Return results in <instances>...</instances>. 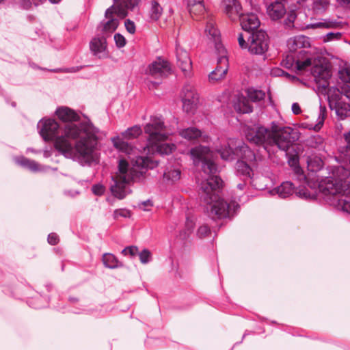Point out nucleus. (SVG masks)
I'll return each instance as SVG.
<instances>
[{"mask_svg":"<svg viewBox=\"0 0 350 350\" xmlns=\"http://www.w3.org/2000/svg\"><path fill=\"white\" fill-rule=\"evenodd\" d=\"M38 129L44 141L55 140V148L66 158L82 165L98 161L97 146L101 132L90 119L79 124H65L62 128L53 119H42Z\"/></svg>","mask_w":350,"mask_h":350,"instance_id":"f257e3e1","label":"nucleus"},{"mask_svg":"<svg viewBox=\"0 0 350 350\" xmlns=\"http://www.w3.org/2000/svg\"><path fill=\"white\" fill-rule=\"evenodd\" d=\"M189 153L195 165L202 163V170L205 175L204 180L200 183V198L205 205L208 216L212 219L233 217L239 205L234 201L228 203L219 197L223 181L217 175V167L212 160L213 153L209 148L205 146H196L190 150Z\"/></svg>","mask_w":350,"mask_h":350,"instance_id":"f03ea898","label":"nucleus"},{"mask_svg":"<svg viewBox=\"0 0 350 350\" xmlns=\"http://www.w3.org/2000/svg\"><path fill=\"white\" fill-rule=\"evenodd\" d=\"M299 137V133L294 129L282 126L274 121L271 122L270 129L259 126L246 133L248 141L262 146L269 155L274 148L287 151Z\"/></svg>","mask_w":350,"mask_h":350,"instance_id":"7ed1b4c3","label":"nucleus"},{"mask_svg":"<svg viewBox=\"0 0 350 350\" xmlns=\"http://www.w3.org/2000/svg\"><path fill=\"white\" fill-rule=\"evenodd\" d=\"M158 164L159 161L154 159L137 156L133 159V166L130 168L126 160L120 159L118 172L111 179L110 190L112 194L118 199L124 198L131 192L129 188L131 182L139 179L148 169H154Z\"/></svg>","mask_w":350,"mask_h":350,"instance_id":"20e7f679","label":"nucleus"},{"mask_svg":"<svg viewBox=\"0 0 350 350\" xmlns=\"http://www.w3.org/2000/svg\"><path fill=\"white\" fill-rule=\"evenodd\" d=\"M312 74L315 81L319 84V88H321L327 94L329 101L337 102L340 100L342 94L350 99V68H344L339 71L340 78L344 83L341 87V92L337 88H329L328 80L332 75L330 70L327 68L316 66L312 68Z\"/></svg>","mask_w":350,"mask_h":350,"instance_id":"39448f33","label":"nucleus"},{"mask_svg":"<svg viewBox=\"0 0 350 350\" xmlns=\"http://www.w3.org/2000/svg\"><path fill=\"white\" fill-rule=\"evenodd\" d=\"M144 131L148 135L147 148L149 152L169 154L175 149L174 144L165 142L169 133L161 117H151L150 122L144 127Z\"/></svg>","mask_w":350,"mask_h":350,"instance_id":"423d86ee","label":"nucleus"},{"mask_svg":"<svg viewBox=\"0 0 350 350\" xmlns=\"http://www.w3.org/2000/svg\"><path fill=\"white\" fill-rule=\"evenodd\" d=\"M115 2L119 3V1ZM132 3L133 1H120V3H116L107 9L105 16L108 20L101 23L98 27L103 36L106 37L116 31L119 25V21L116 16L121 18L126 17L128 14V9H132L136 5L135 3Z\"/></svg>","mask_w":350,"mask_h":350,"instance_id":"0eeeda50","label":"nucleus"},{"mask_svg":"<svg viewBox=\"0 0 350 350\" xmlns=\"http://www.w3.org/2000/svg\"><path fill=\"white\" fill-rule=\"evenodd\" d=\"M217 151L219 153L221 158L225 161L234 159L235 155L240 159L250 161V163L255 162L256 160L254 151L243 142L230 140L227 145L221 146Z\"/></svg>","mask_w":350,"mask_h":350,"instance_id":"6e6552de","label":"nucleus"},{"mask_svg":"<svg viewBox=\"0 0 350 350\" xmlns=\"http://www.w3.org/2000/svg\"><path fill=\"white\" fill-rule=\"evenodd\" d=\"M245 14L240 18L241 25L244 31H253L260 26V21L256 13L260 12V8L258 1H243Z\"/></svg>","mask_w":350,"mask_h":350,"instance_id":"1a4fd4ad","label":"nucleus"},{"mask_svg":"<svg viewBox=\"0 0 350 350\" xmlns=\"http://www.w3.org/2000/svg\"><path fill=\"white\" fill-rule=\"evenodd\" d=\"M142 133V129L139 126H134L129 128L124 132L122 133L123 138L120 136H116L111 138V142L113 146L120 152L130 155L133 152L132 146L125 139H131L137 137Z\"/></svg>","mask_w":350,"mask_h":350,"instance_id":"9d476101","label":"nucleus"},{"mask_svg":"<svg viewBox=\"0 0 350 350\" xmlns=\"http://www.w3.org/2000/svg\"><path fill=\"white\" fill-rule=\"evenodd\" d=\"M311 63L312 59L304 49L300 50L297 55L291 52L282 60V64L286 68H295L299 71L305 70Z\"/></svg>","mask_w":350,"mask_h":350,"instance_id":"9b49d317","label":"nucleus"},{"mask_svg":"<svg viewBox=\"0 0 350 350\" xmlns=\"http://www.w3.org/2000/svg\"><path fill=\"white\" fill-rule=\"evenodd\" d=\"M219 51H216L217 58V66L215 69L208 75V79L211 82L217 81L226 76L228 70V59L226 55V50L221 46H217Z\"/></svg>","mask_w":350,"mask_h":350,"instance_id":"f8f14e48","label":"nucleus"},{"mask_svg":"<svg viewBox=\"0 0 350 350\" xmlns=\"http://www.w3.org/2000/svg\"><path fill=\"white\" fill-rule=\"evenodd\" d=\"M248 49L252 53L260 55L268 49V37L262 30L253 32L248 38Z\"/></svg>","mask_w":350,"mask_h":350,"instance_id":"ddd939ff","label":"nucleus"},{"mask_svg":"<svg viewBox=\"0 0 350 350\" xmlns=\"http://www.w3.org/2000/svg\"><path fill=\"white\" fill-rule=\"evenodd\" d=\"M183 109L187 113H193L198 103L199 96L195 88L186 84L182 90Z\"/></svg>","mask_w":350,"mask_h":350,"instance_id":"4468645a","label":"nucleus"},{"mask_svg":"<svg viewBox=\"0 0 350 350\" xmlns=\"http://www.w3.org/2000/svg\"><path fill=\"white\" fill-rule=\"evenodd\" d=\"M147 72L155 78H163L171 73V68L167 61L158 58L149 65Z\"/></svg>","mask_w":350,"mask_h":350,"instance_id":"2eb2a0df","label":"nucleus"},{"mask_svg":"<svg viewBox=\"0 0 350 350\" xmlns=\"http://www.w3.org/2000/svg\"><path fill=\"white\" fill-rule=\"evenodd\" d=\"M90 49L94 55L100 59L108 56L107 40L105 36L94 37L90 42Z\"/></svg>","mask_w":350,"mask_h":350,"instance_id":"dca6fc26","label":"nucleus"},{"mask_svg":"<svg viewBox=\"0 0 350 350\" xmlns=\"http://www.w3.org/2000/svg\"><path fill=\"white\" fill-rule=\"evenodd\" d=\"M223 5L224 12L231 21H237L245 14L244 2L242 1H224Z\"/></svg>","mask_w":350,"mask_h":350,"instance_id":"f3484780","label":"nucleus"},{"mask_svg":"<svg viewBox=\"0 0 350 350\" xmlns=\"http://www.w3.org/2000/svg\"><path fill=\"white\" fill-rule=\"evenodd\" d=\"M14 161L17 165L23 168L27 169L32 172H46L50 169L49 166L42 165L38 162L27 159L23 156L16 157L14 158Z\"/></svg>","mask_w":350,"mask_h":350,"instance_id":"a211bd4d","label":"nucleus"},{"mask_svg":"<svg viewBox=\"0 0 350 350\" xmlns=\"http://www.w3.org/2000/svg\"><path fill=\"white\" fill-rule=\"evenodd\" d=\"M177 65L184 72L185 76L190 74L192 68V63L188 53L179 46H176Z\"/></svg>","mask_w":350,"mask_h":350,"instance_id":"6ab92c4d","label":"nucleus"},{"mask_svg":"<svg viewBox=\"0 0 350 350\" xmlns=\"http://www.w3.org/2000/svg\"><path fill=\"white\" fill-rule=\"evenodd\" d=\"M205 33L208 38L213 42L215 51H219L218 46L224 47L221 42L220 33L215 27V22L212 18H208L206 21Z\"/></svg>","mask_w":350,"mask_h":350,"instance_id":"aec40b11","label":"nucleus"},{"mask_svg":"<svg viewBox=\"0 0 350 350\" xmlns=\"http://www.w3.org/2000/svg\"><path fill=\"white\" fill-rule=\"evenodd\" d=\"M55 113L58 118L66 124L68 123H75L80 120L79 115L73 109L68 107H58ZM83 121H81L82 122ZM81 122H79V124ZM79 124V123H77Z\"/></svg>","mask_w":350,"mask_h":350,"instance_id":"412c9836","label":"nucleus"},{"mask_svg":"<svg viewBox=\"0 0 350 350\" xmlns=\"http://www.w3.org/2000/svg\"><path fill=\"white\" fill-rule=\"evenodd\" d=\"M178 133L183 138L188 141H195L201 138L202 142H208L209 139V137L207 135H203L200 129L193 126L180 129Z\"/></svg>","mask_w":350,"mask_h":350,"instance_id":"4be33fe9","label":"nucleus"},{"mask_svg":"<svg viewBox=\"0 0 350 350\" xmlns=\"http://www.w3.org/2000/svg\"><path fill=\"white\" fill-rule=\"evenodd\" d=\"M266 6L267 14L273 21L280 19L286 13L285 5L282 1H271Z\"/></svg>","mask_w":350,"mask_h":350,"instance_id":"5701e85b","label":"nucleus"},{"mask_svg":"<svg viewBox=\"0 0 350 350\" xmlns=\"http://www.w3.org/2000/svg\"><path fill=\"white\" fill-rule=\"evenodd\" d=\"M287 46L291 52H295L298 49L310 47V39L303 35L295 36L288 40Z\"/></svg>","mask_w":350,"mask_h":350,"instance_id":"b1692460","label":"nucleus"},{"mask_svg":"<svg viewBox=\"0 0 350 350\" xmlns=\"http://www.w3.org/2000/svg\"><path fill=\"white\" fill-rule=\"evenodd\" d=\"M245 159H239L236 163V174L244 181L252 178L254 173L252 167Z\"/></svg>","mask_w":350,"mask_h":350,"instance_id":"393cba45","label":"nucleus"},{"mask_svg":"<svg viewBox=\"0 0 350 350\" xmlns=\"http://www.w3.org/2000/svg\"><path fill=\"white\" fill-rule=\"evenodd\" d=\"M295 191V186L290 181L283 182L280 186L270 191L271 195H278L281 198H286Z\"/></svg>","mask_w":350,"mask_h":350,"instance_id":"a878e982","label":"nucleus"},{"mask_svg":"<svg viewBox=\"0 0 350 350\" xmlns=\"http://www.w3.org/2000/svg\"><path fill=\"white\" fill-rule=\"evenodd\" d=\"M233 107L235 111L240 113H248L252 111V107L248 99L243 96H238L234 98Z\"/></svg>","mask_w":350,"mask_h":350,"instance_id":"bb28decb","label":"nucleus"},{"mask_svg":"<svg viewBox=\"0 0 350 350\" xmlns=\"http://www.w3.org/2000/svg\"><path fill=\"white\" fill-rule=\"evenodd\" d=\"M342 23L336 20L322 19L321 21L312 23L306 25V29H331L341 27Z\"/></svg>","mask_w":350,"mask_h":350,"instance_id":"cd10ccee","label":"nucleus"},{"mask_svg":"<svg viewBox=\"0 0 350 350\" xmlns=\"http://www.w3.org/2000/svg\"><path fill=\"white\" fill-rule=\"evenodd\" d=\"M105 267L109 269H116L123 267V264L120 262L118 258L111 253H105L102 258Z\"/></svg>","mask_w":350,"mask_h":350,"instance_id":"c85d7f7f","label":"nucleus"},{"mask_svg":"<svg viewBox=\"0 0 350 350\" xmlns=\"http://www.w3.org/2000/svg\"><path fill=\"white\" fill-rule=\"evenodd\" d=\"M187 8L192 16L203 14L206 11L204 1H189Z\"/></svg>","mask_w":350,"mask_h":350,"instance_id":"c756f323","label":"nucleus"},{"mask_svg":"<svg viewBox=\"0 0 350 350\" xmlns=\"http://www.w3.org/2000/svg\"><path fill=\"white\" fill-rule=\"evenodd\" d=\"M308 170L316 172L321 170L323 165L322 159L317 156H308L306 159Z\"/></svg>","mask_w":350,"mask_h":350,"instance_id":"7c9ffc66","label":"nucleus"},{"mask_svg":"<svg viewBox=\"0 0 350 350\" xmlns=\"http://www.w3.org/2000/svg\"><path fill=\"white\" fill-rule=\"evenodd\" d=\"M181 172L179 168L170 167L163 173V178L165 181L172 183L178 181L180 178Z\"/></svg>","mask_w":350,"mask_h":350,"instance_id":"2f4dec72","label":"nucleus"},{"mask_svg":"<svg viewBox=\"0 0 350 350\" xmlns=\"http://www.w3.org/2000/svg\"><path fill=\"white\" fill-rule=\"evenodd\" d=\"M163 9L158 1H151V8L150 10V17L154 21L159 18L162 14Z\"/></svg>","mask_w":350,"mask_h":350,"instance_id":"473e14b6","label":"nucleus"},{"mask_svg":"<svg viewBox=\"0 0 350 350\" xmlns=\"http://www.w3.org/2000/svg\"><path fill=\"white\" fill-rule=\"evenodd\" d=\"M247 96L251 101H260L265 97V93L262 90L248 89Z\"/></svg>","mask_w":350,"mask_h":350,"instance_id":"72a5a7b5","label":"nucleus"},{"mask_svg":"<svg viewBox=\"0 0 350 350\" xmlns=\"http://www.w3.org/2000/svg\"><path fill=\"white\" fill-rule=\"evenodd\" d=\"M329 1H313L312 10L315 14H323L329 6Z\"/></svg>","mask_w":350,"mask_h":350,"instance_id":"f704fd0d","label":"nucleus"},{"mask_svg":"<svg viewBox=\"0 0 350 350\" xmlns=\"http://www.w3.org/2000/svg\"><path fill=\"white\" fill-rule=\"evenodd\" d=\"M325 111H326L325 108L322 107L321 106L320 109H319V117L317 119V124H316L314 125V126L313 127V129L314 131H319L321 129V128L322 127V126L324 123Z\"/></svg>","mask_w":350,"mask_h":350,"instance_id":"c9c22d12","label":"nucleus"},{"mask_svg":"<svg viewBox=\"0 0 350 350\" xmlns=\"http://www.w3.org/2000/svg\"><path fill=\"white\" fill-rule=\"evenodd\" d=\"M194 225V219L187 217L185 222L186 232H185L184 235H182L181 234H180L183 239H186L187 237H188L189 234L193 230Z\"/></svg>","mask_w":350,"mask_h":350,"instance_id":"e433bc0d","label":"nucleus"},{"mask_svg":"<svg viewBox=\"0 0 350 350\" xmlns=\"http://www.w3.org/2000/svg\"><path fill=\"white\" fill-rule=\"evenodd\" d=\"M140 262L142 264H147L151 260V253L148 250L144 249L142 252H138Z\"/></svg>","mask_w":350,"mask_h":350,"instance_id":"4c0bfd02","label":"nucleus"},{"mask_svg":"<svg viewBox=\"0 0 350 350\" xmlns=\"http://www.w3.org/2000/svg\"><path fill=\"white\" fill-rule=\"evenodd\" d=\"M297 196L302 199H310L311 195L306 187H300L295 191Z\"/></svg>","mask_w":350,"mask_h":350,"instance_id":"58836bf2","label":"nucleus"},{"mask_svg":"<svg viewBox=\"0 0 350 350\" xmlns=\"http://www.w3.org/2000/svg\"><path fill=\"white\" fill-rule=\"evenodd\" d=\"M122 217L124 218L131 217V212L128 209L126 208H120L116 209L113 212V217L114 219H118V217Z\"/></svg>","mask_w":350,"mask_h":350,"instance_id":"ea45409f","label":"nucleus"},{"mask_svg":"<svg viewBox=\"0 0 350 350\" xmlns=\"http://www.w3.org/2000/svg\"><path fill=\"white\" fill-rule=\"evenodd\" d=\"M138 253V247L136 246H129L126 247L122 250V254L124 256L130 255L131 256H134Z\"/></svg>","mask_w":350,"mask_h":350,"instance_id":"a19ab883","label":"nucleus"},{"mask_svg":"<svg viewBox=\"0 0 350 350\" xmlns=\"http://www.w3.org/2000/svg\"><path fill=\"white\" fill-rule=\"evenodd\" d=\"M114 41L116 43V45L118 48H122L125 46L126 44V39L125 38L121 35L120 33H116L114 35Z\"/></svg>","mask_w":350,"mask_h":350,"instance_id":"79ce46f5","label":"nucleus"},{"mask_svg":"<svg viewBox=\"0 0 350 350\" xmlns=\"http://www.w3.org/2000/svg\"><path fill=\"white\" fill-rule=\"evenodd\" d=\"M211 232L209 227L206 225H203L199 227L197 234L199 237L202 238L208 235Z\"/></svg>","mask_w":350,"mask_h":350,"instance_id":"37998d69","label":"nucleus"},{"mask_svg":"<svg viewBox=\"0 0 350 350\" xmlns=\"http://www.w3.org/2000/svg\"><path fill=\"white\" fill-rule=\"evenodd\" d=\"M124 26H125V28L127 30V31L129 32L130 33L133 34L135 32V23L133 21H131V20L126 19L124 21Z\"/></svg>","mask_w":350,"mask_h":350,"instance_id":"c03bdc74","label":"nucleus"},{"mask_svg":"<svg viewBox=\"0 0 350 350\" xmlns=\"http://www.w3.org/2000/svg\"><path fill=\"white\" fill-rule=\"evenodd\" d=\"M105 187L102 185H94L92 187V192L96 196H102L105 192Z\"/></svg>","mask_w":350,"mask_h":350,"instance_id":"a18cd8bd","label":"nucleus"},{"mask_svg":"<svg viewBox=\"0 0 350 350\" xmlns=\"http://www.w3.org/2000/svg\"><path fill=\"white\" fill-rule=\"evenodd\" d=\"M342 33L340 32H329L326 35V41H331L333 40H338L340 38Z\"/></svg>","mask_w":350,"mask_h":350,"instance_id":"49530a36","label":"nucleus"},{"mask_svg":"<svg viewBox=\"0 0 350 350\" xmlns=\"http://www.w3.org/2000/svg\"><path fill=\"white\" fill-rule=\"evenodd\" d=\"M47 241H48V243L52 245H56L59 241V238H58L57 234L55 233H53V232L50 233L48 235Z\"/></svg>","mask_w":350,"mask_h":350,"instance_id":"de8ad7c7","label":"nucleus"},{"mask_svg":"<svg viewBox=\"0 0 350 350\" xmlns=\"http://www.w3.org/2000/svg\"><path fill=\"white\" fill-rule=\"evenodd\" d=\"M298 160L297 158H292L288 160L290 165L295 166V171L297 174H299L301 172V169L297 165Z\"/></svg>","mask_w":350,"mask_h":350,"instance_id":"09e8293b","label":"nucleus"},{"mask_svg":"<svg viewBox=\"0 0 350 350\" xmlns=\"http://www.w3.org/2000/svg\"><path fill=\"white\" fill-rule=\"evenodd\" d=\"M238 42H239V46L242 48V49H246L247 47H248L249 46V43L247 44L245 40H244V37H243V35L242 33H239V36H238Z\"/></svg>","mask_w":350,"mask_h":350,"instance_id":"8fccbe9b","label":"nucleus"},{"mask_svg":"<svg viewBox=\"0 0 350 350\" xmlns=\"http://www.w3.org/2000/svg\"><path fill=\"white\" fill-rule=\"evenodd\" d=\"M139 208L145 211H149L148 208H147L148 206H152V203L150 200H146L142 202L139 205Z\"/></svg>","mask_w":350,"mask_h":350,"instance_id":"3c124183","label":"nucleus"},{"mask_svg":"<svg viewBox=\"0 0 350 350\" xmlns=\"http://www.w3.org/2000/svg\"><path fill=\"white\" fill-rule=\"evenodd\" d=\"M19 4L18 5V7L25 9L28 10L31 7V1H18Z\"/></svg>","mask_w":350,"mask_h":350,"instance_id":"603ef678","label":"nucleus"},{"mask_svg":"<svg viewBox=\"0 0 350 350\" xmlns=\"http://www.w3.org/2000/svg\"><path fill=\"white\" fill-rule=\"evenodd\" d=\"M83 67L82 66H72L70 68H66L63 70L64 72H77L79 71Z\"/></svg>","mask_w":350,"mask_h":350,"instance_id":"864d4df0","label":"nucleus"},{"mask_svg":"<svg viewBox=\"0 0 350 350\" xmlns=\"http://www.w3.org/2000/svg\"><path fill=\"white\" fill-rule=\"evenodd\" d=\"M292 111L294 114H299L301 113V109L298 103H295L291 107Z\"/></svg>","mask_w":350,"mask_h":350,"instance_id":"5fc2aeb1","label":"nucleus"},{"mask_svg":"<svg viewBox=\"0 0 350 350\" xmlns=\"http://www.w3.org/2000/svg\"><path fill=\"white\" fill-rule=\"evenodd\" d=\"M160 83H161V82H160V81H149L148 82L147 85H148V88H149V89H152V88H154L156 85H159V84H160Z\"/></svg>","mask_w":350,"mask_h":350,"instance_id":"6e6d98bb","label":"nucleus"},{"mask_svg":"<svg viewBox=\"0 0 350 350\" xmlns=\"http://www.w3.org/2000/svg\"><path fill=\"white\" fill-rule=\"evenodd\" d=\"M296 18V14L294 12H291L288 14V19L290 22L293 23Z\"/></svg>","mask_w":350,"mask_h":350,"instance_id":"4d7b16f0","label":"nucleus"},{"mask_svg":"<svg viewBox=\"0 0 350 350\" xmlns=\"http://www.w3.org/2000/svg\"><path fill=\"white\" fill-rule=\"evenodd\" d=\"M27 152H33V153H40V152H41V150H34L33 148H28L27 149Z\"/></svg>","mask_w":350,"mask_h":350,"instance_id":"13d9d810","label":"nucleus"},{"mask_svg":"<svg viewBox=\"0 0 350 350\" xmlns=\"http://www.w3.org/2000/svg\"><path fill=\"white\" fill-rule=\"evenodd\" d=\"M245 185H246L245 183H241L237 185V188L240 190H243L244 188L245 187Z\"/></svg>","mask_w":350,"mask_h":350,"instance_id":"bf43d9fd","label":"nucleus"},{"mask_svg":"<svg viewBox=\"0 0 350 350\" xmlns=\"http://www.w3.org/2000/svg\"><path fill=\"white\" fill-rule=\"evenodd\" d=\"M342 3V6L346 8H350V1H340Z\"/></svg>","mask_w":350,"mask_h":350,"instance_id":"052dcab7","label":"nucleus"},{"mask_svg":"<svg viewBox=\"0 0 350 350\" xmlns=\"http://www.w3.org/2000/svg\"><path fill=\"white\" fill-rule=\"evenodd\" d=\"M43 155L45 158H48L51 156V152L49 150H45L43 152Z\"/></svg>","mask_w":350,"mask_h":350,"instance_id":"680f3d73","label":"nucleus"},{"mask_svg":"<svg viewBox=\"0 0 350 350\" xmlns=\"http://www.w3.org/2000/svg\"><path fill=\"white\" fill-rule=\"evenodd\" d=\"M30 304H31V307H33L34 308H36V309H39V308H41L44 307V306H41V305H39V304L33 305L31 301L30 302Z\"/></svg>","mask_w":350,"mask_h":350,"instance_id":"e2e57ef3","label":"nucleus"},{"mask_svg":"<svg viewBox=\"0 0 350 350\" xmlns=\"http://www.w3.org/2000/svg\"><path fill=\"white\" fill-rule=\"evenodd\" d=\"M72 301H75L77 299L75 298H70V299Z\"/></svg>","mask_w":350,"mask_h":350,"instance_id":"0e129e2a","label":"nucleus"},{"mask_svg":"<svg viewBox=\"0 0 350 350\" xmlns=\"http://www.w3.org/2000/svg\"><path fill=\"white\" fill-rule=\"evenodd\" d=\"M51 3H58L59 1H51Z\"/></svg>","mask_w":350,"mask_h":350,"instance_id":"69168bd1","label":"nucleus"},{"mask_svg":"<svg viewBox=\"0 0 350 350\" xmlns=\"http://www.w3.org/2000/svg\"><path fill=\"white\" fill-rule=\"evenodd\" d=\"M53 170L55 171L57 170V168H53Z\"/></svg>","mask_w":350,"mask_h":350,"instance_id":"338daca9","label":"nucleus"}]
</instances>
